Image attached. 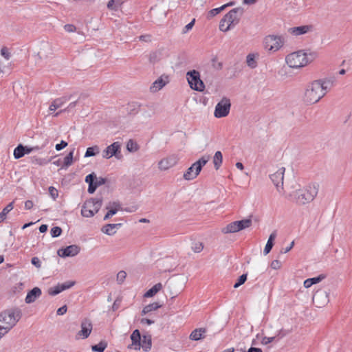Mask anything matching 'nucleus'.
Segmentation results:
<instances>
[{"instance_id": "nucleus-1", "label": "nucleus", "mask_w": 352, "mask_h": 352, "mask_svg": "<svg viewBox=\"0 0 352 352\" xmlns=\"http://www.w3.org/2000/svg\"><path fill=\"white\" fill-rule=\"evenodd\" d=\"M316 58V52L301 50L287 54L285 57V63L290 68L300 69L309 65Z\"/></svg>"}, {"instance_id": "nucleus-2", "label": "nucleus", "mask_w": 352, "mask_h": 352, "mask_svg": "<svg viewBox=\"0 0 352 352\" xmlns=\"http://www.w3.org/2000/svg\"><path fill=\"white\" fill-rule=\"evenodd\" d=\"M327 82L318 80L311 82L307 87L303 101L307 104H313L318 102L327 92Z\"/></svg>"}, {"instance_id": "nucleus-3", "label": "nucleus", "mask_w": 352, "mask_h": 352, "mask_svg": "<svg viewBox=\"0 0 352 352\" xmlns=\"http://www.w3.org/2000/svg\"><path fill=\"white\" fill-rule=\"evenodd\" d=\"M21 318L19 310H7L0 314V334H6Z\"/></svg>"}, {"instance_id": "nucleus-4", "label": "nucleus", "mask_w": 352, "mask_h": 352, "mask_svg": "<svg viewBox=\"0 0 352 352\" xmlns=\"http://www.w3.org/2000/svg\"><path fill=\"white\" fill-rule=\"evenodd\" d=\"M318 194V188L315 186H309L305 188L294 192L291 195L296 204L305 205L314 199Z\"/></svg>"}, {"instance_id": "nucleus-5", "label": "nucleus", "mask_w": 352, "mask_h": 352, "mask_svg": "<svg viewBox=\"0 0 352 352\" xmlns=\"http://www.w3.org/2000/svg\"><path fill=\"white\" fill-rule=\"evenodd\" d=\"M284 38L280 36L267 35L263 38V44L265 50L269 53L278 51L284 45Z\"/></svg>"}, {"instance_id": "nucleus-6", "label": "nucleus", "mask_w": 352, "mask_h": 352, "mask_svg": "<svg viewBox=\"0 0 352 352\" xmlns=\"http://www.w3.org/2000/svg\"><path fill=\"white\" fill-rule=\"evenodd\" d=\"M252 225L251 217L244 219L240 221L230 222L221 230V232L225 234H233L241 230L249 228Z\"/></svg>"}, {"instance_id": "nucleus-7", "label": "nucleus", "mask_w": 352, "mask_h": 352, "mask_svg": "<svg viewBox=\"0 0 352 352\" xmlns=\"http://www.w3.org/2000/svg\"><path fill=\"white\" fill-rule=\"evenodd\" d=\"M209 160V157H202L199 160L193 163L186 171L184 173L183 177L185 180H192L195 179L201 172L202 167L204 166Z\"/></svg>"}, {"instance_id": "nucleus-8", "label": "nucleus", "mask_w": 352, "mask_h": 352, "mask_svg": "<svg viewBox=\"0 0 352 352\" xmlns=\"http://www.w3.org/2000/svg\"><path fill=\"white\" fill-rule=\"evenodd\" d=\"M102 201L94 199L86 201L82 208L81 214L85 217H91L100 210Z\"/></svg>"}, {"instance_id": "nucleus-9", "label": "nucleus", "mask_w": 352, "mask_h": 352, "mask_svg": "<svg viewBox=\"0 0 352 352\" xmlns=\"http://www.w3.org/2000/svg\"><path fill=\"white\" fill-rule=\"evenodd\" d=\"M186 76L191 89L198 91H204L205 85L200 78V74L199 72L196 70L188 72Z\"/></svg>"}, {"instance_id": "nucleus-10", "label": "nucleus", "mask_w": 352, "mask_h": 352, "mask_svg": "<svg viewBox=\"0 0 352 352\" xmlns=\"http://www.w3.org/2000/svg\"><path fill=\"white\" fill-rule=\"evenodd\" d=\"M230 101L228 98H222L215 107L214 112V117L220 118L227 116L230 113Z\"/></svg>"}, {"instance_id": "nucleus-11", "label": "nucleus", "mask_w": 352, "mask_h": 352, "mask_svg": "<svg viewBox=\"0 0 352 352\" xmlns=\"http://www.w3.org/2000/svg\"><path fill=\"white\" fill-rule=\"evenodd\" d=\"M179 158L177 155L172 154L161 159L158 162V168L166 171L174 167L178 163Z\"/></svg>"}, {"instance_id": "nucleus-12", "label": "nucleus", "mask_w": 352, "mask_h": 352, "mask_svg": "<svg viewBox=\"0 0 352 352\" xmlns=\"http://www.w3.org/2000/svg\"><path fill=\"white\" fill-rule=\"evenodd\" d=\"M243 14V9L242 8H236L231 10L227 13L220 21V22H235L241 19Z\"/></svg>"}, {"instance_id": "nucleus-13", "label": "nucleus", "mask_w": 352, "mask_h": 352, "mask_svg": "<svg viewBox=\"0 0 352 352\" xmlns=\"http://www.w3.org/2000/svg\"><path fill=\"white\" fill-rule=\"evenodd\" d=\"M120 143L118 142H113L103 151L102 157L106 159H109L113 156L120 158V157L118 156V154H120Z\"/></svg>"}, {"instance_id": "nucleus-14", "label": "nucleus", "mask_w": 352, "mask_h": 352, "mask_svg": "<svg viewBox=\"0 0 352 352\" xmlns=\"http://www.w3.org/2000/svg\"><path fill=\"white\" fill-rule=\"evenodd\" d=\"M131 343L128 345L129 349L139 351L141 349V335L138 329L134 330L130 336Z\"/></svg>"}, {"instance_id": "nucleus-15", "label": "nucleus", "mask_w": 352, "mask_h": 352, "mask_svg": "<svg viewBox=\"0 0 352 352\" xmlns=\"http://www.w3.org/2000/svg\"><path fill=\"white\" fill-rule=\"evenodd\" d=\"M92 331V324L88 319H85L81 323V330L77 336L79 338L85 339L89 337Z\"/></svg>"}, {"instance_id": "nucleus-16", "label": "nucleus", "mask_w": 352, "mask_h": 352, "mask_svg": "<svg viewBox=\"0 0 352 352\" xmlns=\"http://www.w3.org/2000/svg\"><path fill=\"white\" fill-rule=\"evenodd\" d=\"M168 82V76L162 75L155 80L150 87V91L153 93L157 92L162 89Z\"/></svg>"}, {"instance_id": "nucleus-17", "label": "nucleus", "mask_w": 352, "mask_h": 352, "mask_svg": "<svg viewBox=\"0 0 352 352\" xmlns=\"http://www.w3.org/2000/svg\"><path fill=\"white\" fill-rule=\"evenodd\" d=\"M96 179V177L94 173L89 174L85 177V182L89 184L88 192L91 194L95 192L99 185L104 183V180L103 179H101L102 181L100 182H95L94 180Z\"/></svg>"}, {"instance_id": "nucleus-18", "label": "nucleus", "mask_w": 352, "mask_h": 352, "mask_svg": "<svg viewBox=\"0 0 352 352\" xmlns=\"http://www.w3.org/2000/svg\"><path fill=\"white\" fill-rule=\"evenodd\" d=\"M80 252V248L76 245L67 246L65 249L58 250V254L60 256H74L77 255Z\"/></svg>"}, {"instance_id": "nucleus-19", "label": "nucleus", "mask_w": 352, "mask_h": 352, "mask_svg": "<svg viewBox=\"0 0 352 352\" xmlns=\"http://www.w3.org/2000/svg\"><path fill=\"white\" fill-rule=\"evenodd\" d=\"M285 171V168L280 167L276 173L271 175V179L276 187L283 185Z\"/></svg>"}, {"instance_id": "nucleus-20", "label": "nucleus", "mask_w": 352, "mask_h": 352, "mask_svg": "<svg viewBox=\"0 0 352 352\" xmlns=\"http://www.w3.org/2000/svg\"><path fill=\"white\" fill-rule=\"evenodd\" d=\"M312 30L311 25H302L298 27L291 28L288 29V32L293 36H300L305 34Z\"/></svg>"}, {"instance_id": "nucleus-21", "label": "nucleus", "mask_w": 352, "mask_h": 352, "mask_svg": "<svg viewBox=\"0 0 352 352\" xmlns=\"http://www.w3.org/2000/svg\"><path fill=\"white\" fill-rule=\"evenodd\" d=\"M41 295V290L38 287H34L32 290H30L26 297H25V302L26 303H32L36 300L37 298H38Z\"/></svg>"}, {"instance_id": "nucleus-22", "label": "nucleus", "mask_w": 352, "mask_h": 352, "mask_svg": "<svg viewBox=\"0 0 352 352\" xmlns=\"http://www.w3.org/2000/svg\"><path fill=\"white\" fill-rule=\"evenodd\" d=\"M32 151V148H28L27 146H23L20 144L17 147H16L14 150V157L15 159H19L25 155V154H28Z\"/></svg>"}, {"instance_id": "nucleus-23", "label": "nucleus", "mask_w": 352, "mask_h": 352, "mask_svg": "<svg viewBox=\"0 0 352 352\" xmlns=\"http://www.w3.org/2000/svg\"><path fill=\"white\" fill-rule=\"evenodd\" d=\"M207 330L206 328H198L194 329L189 336L191 340L197 341L205 337Z\"/></svg>"}, {"instance_id": "nucleus-24", "label": "nucleus", "mask_w": 352, "mask_h": 352, "mask_svg": "<svg viewBox=\"0 0 352 352\" xmlns=\"http://www.w3.org/2000/svg\"><path fill=\"white\" fill-rule=\"evenodd\" d=\"M152 345L151 336L150 335H144L141 336V348L144 351H148L151 349Z\"/></svg>"}, {"instance_id": "nucleus-25", "label": "nucleus", "mask_w": 352, "mask_h": 352, "mask_svg": "<svg viewBox=\"0 0 352 352\" xmlns=\"http://www.w3.org/2000/svg\"><path fill=\"white\" fill-rule=\"evenodd\" d=\"M276 232L275 231L273 232L270 235V237L267 240V242L265 247L264 248V250H263V253L265 255H267L271 251V250L274 245V241L276 239Z\"/></svg>"}, {"instance_id": "nucleus-26", "label": "nucleus", "mask_w": 352, "mask_h": 352, "mask_svg": "<svg viewBox=\"0 0 352 352\" xmlns=\"http://www.w3.org/2000/svg\"><path fill=\"white\" fill-rule=\"evenodd\" d=\"M162 284L159 283L155 284L153 287L149 289L144 294V297L145 298H151L154 296L158 292H160L162 289Z\"/></svg>"}, {"instance_id": "nucleus-27", "label": "nucleus", "mask_w": 352, "mask_h": 352, "mask_svg": "<svg viewBox=\"0 0 352 352\" xmlns=\"http://www.w3.org/2000/svg\"><path fill=\"white\" fill-rule=\"evenodd\" d=\"M258 57V53L249 54L246 57L247 65L251 68H255L257 65L256 58Z\"/></svg>"}, {"instance_id": "nucleus-28", "label": "nucleus", "mask_w": 352, "mask_h": 352, "mask_svg": "<svg viewBox=\"0 0 352 352\" xmlns=\"http://www.w3.org/2000/svg\"><path fill=\"white\" fill-rule=\"evenodd\" d=\"M161 305H160L158 302H153L151 303L146 306H145L142 311V315H145L149 312H151L153 311H155L160 307H161Z\"/></svg>"}, {"instance_id": "nucleus-29", "label": "nucleus", "mask_w": 352, "mask_h": 352, "mask_svg": "<svg viewBox=\"0 0 352 352\" xmlns=\"http://www.w3.org/2000/svg\"><path fill=\"white\" fill-rule=\"evenodd\" d=\"M223 162V155L221 151H217L213 157V164L216 170H218L221 166Z\"/></svg>"}, {"instance_id": "nucleus-30", "label": "nucleus", "mask_w": 352, "mask_h": 352, "mask_svg": "<svg viewBox=\"0 0 352 352\" xmlns=\"http://www.w3.org/2000/svg\"><path fill=\"white\" fill-rule=\"evenodd\" d=\"M14 208V202L8 204L0 212V223L3 222L7 217V214Z\"/></svg>"}, {"instance_id": "nucleus-31", "label": "nucleus", "mask_w": 352, "mask_h": 352, "mask_svg": "<svg viewBox=\"0 0 352 352\" xmlns=\"http://www.w3.org/2000/svg\"><path fill=\"white\" fill-rule=\"evenodd\" d=\"M74 148H73L65 157L63 160V166L65 167H69L73 164L74 154Z\"/></svg>"}, {"instance_id": "nucleus-32", "label": "nucleus", "mask_w": 352, "mask_h": 352, "mask_svg": "<svg viewBox=\"0 0 352 352\" xmlns=\"http://www.w3.org/2000/svg\"><path fill=\"white\" fill-rule=\"evenodd\" d=\"M122 4V0H110L107 3V8L111 10H117L120 8Z\"/></svg>"}, {"instance_id": "nucleus-33", "label": "nucleus", "mask_w": 352, "mask_h": 352, "mask_svg": "<svg viewBox=\"0 0 352 352\" xmlns=\"http://www.w3.org/2000/svg\"><path fill=\"white\" fill-rule=\"evenodd\" d=\"M223 10V8H222L221 6L219 8L212 9L206 13L205 19L208 20V21H210L213 16L217 15Z\"/></svg>"}, {"instance_id": "nucleus-34", "label": "nucleus", "mask_w": 352, "mask_h": 352, "mask_svg": "<svg viewBox=\"0 0 352 352\" xmlns=\"http://www.w3.org/2000/svg\"><path fill=\"white\" fill-rule=\"evenodd\" d=\"M116 224H107L102 228V231L108 235H112L116 233Z\"/></svg>"}, {"instance_id": "nucleus-35", "label": "nucleus", "mask_w": 352, "mask_h": 352, "mask_svg": "<svg viewBox=\"0 0 352 352\" xmlns=\"http://www.w3.org/2000/svg\"><path fill=\"white\" fill-rule=\"evenodd\" d=\"M107 209L108 210V212L106 214V215L104 216V219H107L108 218H109L111 216H113V214H115L119 209V206L113 204V205L112 206L107 207Z\"/></svg>"}, {"instance_id": "nucleus-36", "label": "nucleus", "mask_w": 352, "mask_h": 352, "mask_svg": "<svg viewBox=\"0 0 352 352\" xmlns=\"http://www.w3.org/2000/svg\"><path fill=\"white\" fill-rule=\"evenodd\" d=\"M64 104V101L62 99H56L55 100L50 106L49 111L51 112L55 111L57 109L62 107Z\"/></svg>"}, {"instance_id": "nucleus-37", "label": "nucleus", "mask_w": 352, "mask_h": 352, "mask_svg": "<svg viewBox=\"0 0 352 352\" xmlns=\"http://www.w3.org/2000/svg\"><path fill=\"white\" fill-rule=\"evenodd\" d=\"M107 346V343L104 341H101L100 343L91 346V349L94 352H103Z\"/></svg>"}, {"instance_id": "nucleus-38", "label": "nucleus", "mask_w": 352, "mask_h": 352, "mask_svg": "<svg viewBox=\"0 0 352 352\" xmlns=\"http://www.w3.org/2000/svg\"><path fill=\"white\" fill-rule=\"evenodd\" d=\"M98 153H99V148L98 146L89 147L87 148V151L85 154V157H89L94 156Z\"/></svg>"}, {"instance_id": "nucleus-39", "label": "nucleus", "mask_w": 352, "mask_h": 352, "mask_svg": "<svg viewBox=\"0 0 352 352\" xmlns=\"http://www.w3.org/2000/svg\"><path fill=\"white\" fill-rule=\"evenodd\" d=\"M61 292H63V290L61 289V287L59 284H58L57 285H56L54 287H50L48 289V294L50 296H56V295L58 294L59 293H60Z\"/></svg>"}, {"instance_id": "nucleus-40", "label": "nucleus", "mask_w": 352, "mask_h": 352, "mask_svg": "<svg viewBox=\"0 0 352 352\" xmlns=\"http://www.w3.org/2000/svg\"><path fill=\"white\" fill-rule=\"evenodd\" d=\"M235 23H220L219 30L222 32H227L234 27Z\"/></svg>"}, {"instance_id": "nucleus-41", "label": "nucleus", "mask_w": 352, "mask_h": 352, "mask_svg": "<svg viewBox=\"0 0 352 352\" xmlns=\"http://www.w3.org/2000/svg\"><path fill=\"white\" fill-rule=\"evenodd\" d=\"M126 148L129 151H136L138 149V144L133 142V140H130L126 144Z\"/></svg>"}, {"instance_id": "nucleus-42", "label": "nucleus", "mask_w": 352, "mask_h": 352, "mask_svg": "<svg viewBox=\"0 0 352 352\" xmlns=\"http://www.w3.org/2000/svg\"><path fill=\"white\" fill-rule=\"evenodd\" d=\"M126 277V273L125 271H120L118 274H117V277H116V280H117V282L119 283V284H122L125 278Z\"/></svg>"}, {"instance_id": "nucleus-43", "label": "nucleus", "mask_w": 352, "mask_h": 352, "mask_svg": "<svg viewBox=\"0 0 352 352\" xmlns=\"http://www.w3.org/2000/svg\"><path fill=\"white\" fill-rule=\"evenodd\" d=\"M247 280V274H242L239 276V278L237 280V282L234 285V288H237L241 285H243L245 280Z\"/></svg>"}, {"instance_id": "nucleus-44", "label": "nucleus", "mask_w": 352, "mask_h": 352, "mask_svg": "<svg viewBox=\"0 0 352 352\" xmlns=\"http://www.w3.org/2000/svg\"><path fill=\"white\" fill-rule=\"evenodd\" d=\"M75 284L74 281H67L64 283L59 284L63 291L71 288Z\"/></svg>"}, {"instance_id": "nucleus-45", "label": "nucleus", "mask_w": 352, "mask_h": 352, "mask_svg": "<svg viewBox=\"0 0 352 352\" xmlns=\"http://www.w3.org/2000/svg\"><path fill=\"white\" fill-rule=\"evenodd\" d=\"M62 230L59 227H54L51 229L50 233L53 237H56L60 235Z\"/></svg>"}, {"instance_id": "nucleus-46", "label": "nucleus", "mask_w": 352, "mask_h": 352, "mask_svg": "<svg viewBox=\"0 0 352 352\" xmlns=\"http://www.w3.org/2000/svg\"><path fill=\"white\" fill-rule=\"evenodd\" d=\"M63 28L69 33L74 32L76 30V28L73 23H67L64 25Z\"/></svg>"}, {"instance_id": "nucleus-47", "label": "nucleus", "mask_w": 352, "mask_h": 352, "mask_svg": "<svg viewBox=\"0 0 352 352\" xmlns=\"http://www.w3.org/2000/svg\"><path fill=\"white\" fill-rule=\"evenodd\" d=\"M204 248L202 243L198 242L193 244L192 249L195 252H200Z\"/></svg>"}, {"instance_id": "nucleus-48", "label": "nucleus", "mask_w": 352, "mask_h": 352, "mask_svg": "<svg viewBox=\"0 0 352 352\" xmlns=\"http://www.w3.org/2000/svg\"><path fill=\"white\" fill-rule=\"evenodd\" d=\"M1 55L3 56L6 60H9L10 58V53L6 47H3L1 48Z\"/></svg>"}, {"instance_id": "nucleus-49", "label": "nucleus", "mask_w": 352, "mask_h": 352, "mask_svg": "<svg viewBox=\"0 0 352 352\" xmlns=\"http://www.w3.org/2000/svg\"><path fill=\"white\" fill-rule=\"evenodd\" d=\"M270 266L274 270H279L282 267V263L279 260H274L272 261Z\"/></svg>"}, {"instance_id": "nucleus-50", "label": "nucleus", "mask_w": 352, "mask_h": 352, "mask_svg": "<svg viewBox=\"0 0 352 352\" xmlns=\"http://www.w3.org/2000/svg\"><path fill=\"white\" fill-rule=\"evenodd\" d=\"M324 277L325 276L324 275L321 274L317 277L311 278L309 280H311L312 285H315L321 282L324 278Z\"/></svg>"}, {"instance_id": "nucleus-51", "label": "nucleus", "mask_w": 352, "mask_h": 352, "mask_svg": "<svg viewBox=\"0 0 352 352\" xmlns=\"http://www.w3.org/2000/svg\"><path fill=\"white\" fill-rule=\"evenodd\" d=\"M275 339V337H267V336H265L262 338L261 340V343L263 344H268L270 343H271L272 342H273Z\"/></svg>"}, {"instance_id": "nucleus-52", "label": "nucleus", "mask_w": 352, "mask_h": 352, "mask_svg": "<svg viewBox=\"0 0 352 352\" xmlns=\"http://www.w3.org/2000/svg\"><path fill=\"white\" fill-rule=\"evenodd\" d=\"M49 192L54 199H56L58 197V190L52 186L49 188Z\"/></svg>"}, {"instance_id": "nucleus-53", "label": "nucleus", "mask_w": 352, "mask_h": 352, "mask_svg": "<svg viewBox=\"0 0 352 352\" xmlns=\"http://www.w3.org/2000/svg\"><path fill=\"white\" fill-rule=\"evenodd\" d=\"M67 146V142H66L64 140H61V142L59 144H57L55 146L56 149L57 151H60L63 148H65Z\"/></svg>"}, {"instance_id": "nucleus-54", "label": "nucleus", "mask_w": 352, "mask_h": 352, "mask_svg": "<svg viewBox=\"0 0 352 352\" xmlns=\"http://www.w3.org/2000/svg\"><path fill=\"white\" fill-rule=\"evenodd\" d=\"M32 265H35L36 267H41V261L38 258L33 257L31 261Z\"/></svg>"}, {"instance_id": "nucleus-55", "label": "nucleus", "mask_w": 352, "mask_h": 352, "mask_svg": "<svg viewBox=\"0 0 352 352\" xmlns=\"http://www.w3.org/2000/svg\"><path fill=\"white\" fill-rule=\"evenodd\" d=\"M67 308L66 305H64L57 310V314L59 316L63 315L67 312Z\"/></svg>"}, {"instance_id": "nucleus-56", "label": "nucleus", "mask_w": 352, "mask_h": 352, "mask_svg": "<svg viewBox=\"0 0 352 352\" xmlns=\"http://www.w3.org/2000/svg\"><path fill=\"white\" fill-rule=\"evenodd\" d=\"M34 206V203L31 200H28L25 202V208L26 210H30Z\"/></svg>"}, {"instance_id": "nucleus-57", "label": "nucleus", "mask_w": 352, "mask_h": 352, "mask_svg": "<svg viewBox=\"0 0 352 352\" xmlns=\"http://www.w3.org/2000/svg\"><path fill=\"white\" fill-rule=\"evenodd\" d=\"M140 322L141 324H147V325H150L153 323H154V321L153 320H151L150 319H148V318H142L140 320Z\"/></svg>"}, {"instance_id": "nucleus-58", "label": "nucleus", "mask_w": 352, "mask_h": 352, "mask_svg": "<svg viewBox=\"0 0 352 352\" xmlns=\"http://www.w3.org/2000/svg\"><path fill=\"white\" fill-rule=\"evenodd\" d=\"M194 24H195V23H188V24L185 26L184 29L183 30L182 33H183V34H185V33L188 32V31H190V30H192V27H193Z\"/></svg>"}, {"instance_id": "nucleus-59", "label": "nucleus", "mask_w": 352, "mask_h": 352, "mask_svg": "<svg viewBox=\"0 0 352 352\" xmlns=\"http://www.w3.org/2000/svg\"><path fill=\"white\" fill-rule=\"evenodd\" d=\"M295 2L294 3L298 8H301L305 6V1L304 0H294Z\"/></svg>"}, {"instance_id": "nucleus-60", "label": "nucleus", "mask_w": 352, "mask_h": 352, "mask_svg": "<svg viewBox=\"0 0 352 352\" xmlns=\"http://www.w3.org/2000/svg\"><path fill=\"white\" fill-rule=\"evenodd\" d=\"M303 285L305 288H309L311 286H312L313 285L311 284V280H309V278H307L306 279L304 283H303Z\"/></svg>"}, {"instance_id": "nucleus-61", "label": "nucleus", "mask_w": 352, "mask_h": 352, "mask_svg": "<svg viewBox=\"0 0 352 352\" xmlns=\"http://www.w3.org/2000/svg\"><path fill=\"white\" fill-rule=\"evenodd\" d=\"M235 4H236L235 1H230L228 3H226L223 6H221V7L223 8V10H224L226 8L234 6Z\"/></svg>"}, {"instance_id": "nucleus-62", "label": "nucleus", "mask_w": 352, "mask_h": 352, "mask_svg": "<svg viewBox=\"0 0 352 352\" xmlns=\"http://www.w3.org/2000/svg\"><path fill=\"white\" fill-rule=\"evenodd\" d=\"M248 352H263V351L260 348L250 347Z\"/></svg>"}, {"instance_id": "nucleus-63", "label": "nucleus", "mask_w": 352, "mask_h": 352, "mask_svg": "<svg viewBox=\"0 0 352 352\" xmlns=\"http://www.w3.org/2000/svg\"><path fill=\"white\" fill-rule=\"evenodd\" d=\"M257 0H243V3L246 5H252L255 3Z\"/></svg>"}, {"instance_id": "nucleus-64", "label": "nucleus", "mask_w": 352, "mask_h": 352, "mask_svg": "<svg viewBox=\"0 0 352 352\" xmlns=\"http://www.w3.org/2000/svg\"><path fill=\"white\" fill-rule=\"evenodd\" d=\"M47 230V225H41L39 228V231L42 233L45 232Z\"/></svg>"}]
</instances>
